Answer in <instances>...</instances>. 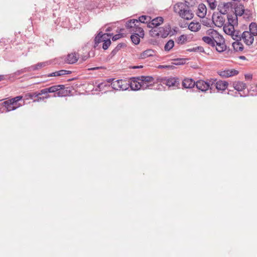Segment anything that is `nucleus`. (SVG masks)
<instances>
[{"label": "nucleus", "mask_w": 257, "mask_h": 257, "mask_svg": "<svg viewBox=\"0 0 257 257\" xmlns=\"http://www.w3.org/2000/svg\"><path fill=\"white\" fill-rule=\"evenodd\" d=\"M189 2L187 1L184 3L178 2L174 6V11L181 18L186 20H191L194 17V14L189 9Z\"/></svg>", "instance_id": "1"}, {"label": "nucleus", "mask_w": 257, "mask_h": 257, "mask_svg": "<svg viewBox=\"0 0 257 257\" xmlns=\"http://www.w3.org/2000/svg\"><path fill=\"white\" fill-rule=\"evenodd\" d=\"M202 39L207 44L215 48V50L219 53L223 52L226 49L225 42H222L219 40L207 36H204Z\"/></svg>", "instance_id": "2"}, {"label": "nucleus", "mask_w": 257, "mask_h": 257, "mask_svg": "<svg viewBox=\"0 0 257 257\" xmlns=\"http://www.w3.org/2000/svg\"><path fill=\"white\" fill-rule=\"evenodd\" d=\"M170 27L166 26L164 27L153 28L150 30V35L153 37L166 38L170 32Z\"/></svg>", "instance_id": "3"}, {"label": "nucleus", "mask_w": 257, "mask_h": 257, "mask_svg": "<svg viewBox=\"0 0 257 257\" xmlns=\"http://www.w3.org/2000/svg\"><path fill=\"white\" fill-rule=\"evenodd\" d=\"M215 81L214 79H211L208 82L199 80L195 82L196 88L202 92H205L208 89L210 91L213 90V84ZM212 91H211V92Z\"/></svg>", "instance_id": "4"}, {"label": "nucleus", "mask_w": 257, "mask_h": 257, "mask_svg": "<svg viewBox=\"0 0 257 257\" xmlns=\"http://www.w3.org/2000/svg\"><path fill=\"white\" fill-rule=\"evenodd\" d=\"M65 86L64 85H53L48 88L49 93L55 92L54 96L62 97L66 95L65 91L64 90Z\"/></svg>", "instance_id": "5"}, {"label": "nucleus", "mask_w": 257, "mask_h": 257, "mask_svg": "<svg viewBox=\"0 0 257 257\" xmlns=\"http://www.w3.org/2000/svg\"><path fill=\"white\" fill-rule=\"evenodd\" d=\"M132 33L133 34L131 36L132 42L136 45L139 44L140 42V38H143L144 36L143 29L142 28H138Z\"/></svg>", "instance_id": "6"}, {"label": "nucleus", "mask_w": 257, "mask_h": 257, "mask_svg": "<svg viewBox=\"0 0 257 257\" xmlns=\"http://www.w3.org/2000/svg\"><path fill=\"white\" fill-rule=\"evenodd\" d=\"M232 87L238 92V94H239L240 97H245L247 95V94H241L239 92L242 91L246 88V84L241 81H235L230 83V84Z\"/></svg>", "instance_id": "7"}, {"label": "nucleus", "mask_w": 257, "mask_h": 257, "mask_svg": "<svg viewBox=\"0 0 257 257\" xmlns=\"http://www.w3.org/2000/svg\"><path fill=\"white\" fill-rule=\"evenodd\" d=\"M79 57V55L77 53H71L67 56H64V63L69 64H74L78 61Z\"/></svg>", "instance_id": "8"}, {"label": "nucleus", "mask_w": 257, "mask_h": 257, "mask_svg": "<svg viewBox=\"0 0 257 257\" xmlns=\"http://www.w3.org/2000/svg\"><path fill=\"white\" fill-rule=\"evenodd\" d=\"M218 74L222 77H229L236 75L238 74V71L235 69H226L223 70L218 71Z\"/></svg>", "instance_id": "9"}, {"label": "nucleus", "mask_w": 257, "mask_h": 257, "mask_svg": "<svg viewBox=\"0 0 257 257\" xmlns=\"http://www.w3.org/2000/svg\"><path fill=\"white\" fill-rule=\"evenodd\" d=\"M241 37L244 43L247 46L252 44L254 41V36L247 32V31L243 32L241 34Z\"/></svg>", "instance_id": "10"}, {"label": "nucleus", "mask_w": 257, "mask_h": 257, "mask_svg": "<svg viewBox=\"0 0 257 257\" xmlns=\"http://www.w3.org/2000/svg\"><path fill=\"white\" fill-rule=\"evenodd\" d=\"M139 23V21L136 19L130 20L126 22L125 24V27L127 30H128L130 33L135 32L136 29L138 28H141L137 24Z\"/></svg>", "instance_id": "11"}, {"label": "nucleus", "mask_w": 257, "mask_h": 257, "mask_svg": "<svg viewBox=\"0 0 257 257\" xmlns=\"http://www.w3.org/2000/svg\"><path fill=\"white\" fill-rule=\"evenodd\" d=\"M214 83L213 84V89L214 87L218 91L225 90L228 85V83L226 81L219 80L216 81L215 80Z\"/></svg>", "instance_id": "12"}, {"label": "nucleus", "mask_w": 257, "mask_h": 257, "mask_svg": "<svg viewBox=\"0 0 257 257\" xmlns=\"http://www.w3.org/2000/svg\"><path fill=\"white\" fill-rule=\"evenodd\" d=\"M206 33L208 35V37H210L211 38H213L214 39L219 40L222 42H225L223 37L220 35L217 31L214 29H209L207 31Z\"/></svg>", "instance_id": "13"}, {"label": "nucleus", "mask_w": 257, "mask_h": 257, "mask_svg": "<svg viewBox=\"0 0 257 257\" xmlns=\"http://www.w3.org/2000/svg\"><path fill=\"white\" fill-rule=\"evenodd\" d=\"M163 18L161 17H157L154 19H151L150 23H148V27L149 28H156L159 27L163 23Z\"/></svg>", "instance_id": "14"}, {"label": "nucleus", "mask_w": 257, "mask_h": 257, "mask_svg": "<svg viewBox=\"0 0 257 257\" xmlns=\"http://www.w3.org/2000/svg\"><path fill=\"white\" fill-rule=\"evenodd\" d=\"M136 78L133 77L131 81H129V88L130 87L132 90L137 91L141 89L140 80L136 79Z\"/></svg>", "instance_id": "15"}, {"label": "nucleus", "mask_w": 257, "mask_h": 257, "mask_svg": "<svg viewBox=\"0 0 257 257\" xmlns=\"http://www.w3.org/2000/svg\"><path fill=\"white\" fill-rule=\"evenodd\" d=\"M207 13V9L206 6L203 4H200L198 6L197 15L201 18H203L205 17Z\"/></svg>", "instance_id": "16"}, {"label": "nucleus", "mask_w": 257, "mask_h": 257, "mask_svg": "<svg viewBox=\"0 0 257 257\" xmlns=\"http://www.w3.org/2000/svg\"><path fill=\"white\" fill-rule=\"evenodd\" d=\"M3 105L7 109L6 111L9 112L10 111L14 110L18 108V106H15V104H14L12 100L9 99L4 101L2 103Z\"/></svg>", "instance_id": "17"}, {"label": "nucleus", "mask_w": 257, "mask_h": 257, "mask_svg": "<svg viewBox=\"0 0 257 257\" xmlns=\"http://www.w3.org/2000/svg\"><path fill=\"white\" fill-rule=\"evenodd\" d=\"M105 34H103L102 32H99L94 39V47L96 48L98 44L101 42H103L105 40Z\"/></svg>", "instance_id": "18"}, {"label": "nucleus", "mask_w": 257, "mask_h": 257, "mask_svg": "<svg viewBox=\"0 0 257 257\" xmlns=\"http://www.w3.org/2000/svg\"><path fill=\"white\" fill-rule=\"evenodd\" d=\"M195 85V82L192 78H185L182 81V86L185 88H192Z\"/></svg>", "instance_id": "19"}, {"label": "nucleus", "mask_w": 257, "mask_h": 257, "mask_svg": "<svg viewBox=\"0 0 257 257\" xmlns=\"http://www.w3.org/2000/svg\"><path fill=\"white\" fill-rule=\"evenodd\" d=\"M201 25L199 22H191L189 26L188 29L192 32H197L201 29Z\"/></svg>", "instance_id": "20"}, {"label": "nucleus", "mask_w": 257, "mask_h": 257, "mask_svg": "<svg viewBox=\"0 0 257 257\" xmlns=\"http://www.w3.org/2000/svg\"><path fill=\"white\" fill-rule=\"evenodd\" d=\"M247 32L253 35L254 37L257 36V24L252 22L249 26V31Z\"/></svg>", "instance_id": "21"}, {"label": "nucleus", "mask_w": 257, "mask_h": 257, "mask_svg": "<svg viewBox=\"0 0 257 257\" xmlns=\"http://www.w3.org/2000/svg\"><path fill=\"white\" fill-rule=\"evenodd\" d=\"M155 54V51L152 49H147L143 51L140 55V58L141 59H145L147 57L154 56Z\"/></svg>", "instance_id": "22"}, {"label": "nucleus", "mask_w": 257, "mask_h": 257, "mask_svg": "<svg viewBox=\"0 0 257 257\" xmlns=\"http://www.w3.org/2000/svg\"><path fill=\"white\" fill-rule=\"evenodd\" d=\"M119 82L120 83L119 84V91L126 90L129 88V81L119 79Z\"/></svg>", "instance_id": "23"}, {"label": "nucleus", "mask_w": 257, "mask_h": 257, "mask_svg": "<svg viewBox=\"0 0 257 257\" xmlns=\"http://www.w3.org/2000/svg\"><path fill=\"white\" fill-rule=\"evenodd\" d=\"M50 65V63L48 61H46L43 62L38 63L37 64L32 65L34 71L38 70L43 67Z\"/></svg>", "instance_id": "24"}, {"label": "nucleus", "mask_w": 257, "mask_h": 257, "mask_svg": "<svg viewBox=\"0 0 257 257\" xmlns=\"http://www.w3.org/2000/svg\"><path fill=\"white\" fill-rule=\"evenodd\" d=\"M48 62L50 63V65H60L65 63L64 61V56L55 58L53 59L48 60Z\"/></svg>", "instance_id": "25"}, {"label": "nucleus", "mask_w": 257, "mask_h": 257, "mask_svg": "<svg viewBox=\"0 0 257 257\" xmlns=\"http://www.w3.org/2000/svg\"><path fill=\"white\" fill-rule=\"evenodd\" d=\"M234 10H235V16H236V17H237V16H242L244 12V7L242 5H239L236 6L234 8Z\"/></svg>", "instance_id": "26"}, {"label": "nucleus", "mask_w": 257, "mask_h": 257, "mask_svg": "<svg viewBox=\"0 0 257 257\" xmlns=\"http://www.w3.org/2000/svg\"><path fill=\"white\" fill-rule=\"evenodd\" d=\"M232 47L235 51H242L243 49V46L240 41H236L232 43Z\"/></svg>", "instance_id": "27"}, {"label": "nucleus", "mask_w": 257, "mask_h": 257, "mask_svg": "<svg viewBox=\"0 0 257 257\" xmlns=\"http://www.w3.org/2000/svg\"><path fill=\"white\" fill-rule=\"evenodd\" d=\"M228 23L229 25L234 26L237 24V17L235 15H229L227 16Z\"/></svg>", "instance_id": "28"}, {"label": "nucleus", "mask_w": 257, "mask_h": 257, "mask_svg": "<svg viewBox=\"0 0 257 257\" xmlns=\"http://www.w3.org/2000/svg\"><path fill=\"white\" fill-rule=\"evenodd\" d=\"M136 79L149 83L153 82L154 80V78L150 76H141L137 77Z\"/></svg>", "instance_id": "29"}, {"label": "nucleus", "mask_w": 257, "mask_h": 257, "mask_svg": "<svg viewBox=\"0 0 257 257\" xmlns=\"http://www.w3.org/2000/svg\"><path fill=\"white\" fill-rule=\"evenodd\" d=\"M138 20L139 21V23H146L148 25V23H150L151 17L149 16L143 15L140 16Z\"/></svg>", "instance_id": "30"}, {"label": "nucleus", "mask_w": 257, "mask_h": 257, "mask_svg": "<svg viewBox=\"0 0 257 257\" xmlns=\"http://www.w3.org/2000/svg\"><path fill=\"white\" fill-rule=\"evenodd\" d=\"M173 62H172V65L174 66L175 65H183L186 63V59L182 58H177L173 60Z\"/></svg>", "instance_id": "31"}, {"label": "nucleus", "mask_w": 257, "mask_h": 257, "mask_svg": "<svg viewBox=\"0 0 257 257\" xmlns=\"http://www.w3.org/2000/svg\"><path fill=\"white\" fill-rule=\"evenodd\" d=\"M231 36L232 38L236 41H240L241 40V34L239 31L234 30Z\"/></svg>", "instance_id": "32"}, {"label": "nucleus", "mask_w": 257, "mask_h": 257, "mask_svg": "<svg viewBox=\"0 0 257 257\" xmlns=\"http://www.w3.org/2000/svg\"><path fill=\"white\" fill-rule=\"evenodd\" d=\"M122 46H123V44L120 43L118 44L115 48L111 51L109 55V57L110 58H112L117 53V52L122 48Z\"/></svg>", "instance_id": "33"}, {"label": "nucleus", "mask_w": 257, "mask_h": 257, "mask_svg": "<svg viewBox=\"0 0 257 257\" xmlns=\"http://www.w3.org/2000/svg\"><path fill=\"white\" fill-rule=\"evenodd\" d=\"M176 82L177 80L175 78H170L165 80V84L169 87L175 86Z\"/></svg>", "instance_id": "34"}, {"label": "nucleus", "mask_w": 257, "mask_h": 257, "mask_svg": "<svg viewBox=\"0 0 257 257\" xmlns=\"http://www.w3.org/2000/svg\"><path fill=\"white\" fill-rule=\"evenodd\" d=\"M174 46V42L172 40H169L165 44L164 49L166 51H170Z\"/></svg>", "instance_id": "35"}, {"label": "nucleus", "mask_w": 257, "mask_h": 257, "mask_svg": "<svg viewBox=\"0 0 257 257\" xmlns=\"http://www.w3.org/2000/svg\"><path fill=\"white\" fill-rule=\"evenodd\" d=\"M215 25L218 27H222L225 22V19L221 16H218L217 19L215 20Z\"/></svg>", "instance_id": "36"}, {"label": "nucleus", "mask_w": 257, "mask_h": 257, "mask_svg": "<svg viewBox=\"0 0 257 257\" xmlns=\"http://www.w3.org/2000/svg\"><path fill=\"white\" fill-rule=\"evenodd\" d=\"M223 29L225 33L231 35L234 30V26L229 25L228 27L224 26Z\"/></svg>", "instance_id": "37"}, {"label": "nucleus", "mask_w": 257, "mask_h": 257, "mask_svg": "<svg viewBox=\"0 0 257 257\" xmlns=\"http://www.w3.org/2000/svg\"><path fill=\"white\" fill-rule=\"evenodd\" d=\"M176 41L179 44H185L187 41V37L184 35H181L177 38Z\"/></svg>", "instance_id": "38"}, {"label": "nucleus", "mask_w": 257, "mask_h": 257, "mask_svg": "<svg viewBox=\"0 0 257 257\" xmlns=\"http://www.w3.org/2000/svg\"><path fill=\"white\" fill-rule=\"evenodd\" d=\"M189 52H204V49L203 47L197 46L190 48L187 50Z\"/></svg>", "instance_id": "39"}, {"label": "nucleus", "mask_w": 257, "mask_h": 257, "mask_svg": "<svg viewBox=\"0 0 257 257\" xmlns=\"http://www.w3.org/2000/svg\"><path fill=\"white\" fill-rule=\"evenodd\" d=\"M233 6V4L231 2H229L227 3H224L223 4V9L224 12L222 13L223 14H225L229 10L230 8H231Z\"/></svg>", "instance_id": "40"}, {"label": "nucleus", "mask_w": 257, "mask_h": 257, "mask_svg": "<svg viewBox=\"0 0 257 257\" xmlns=\"http://www.w3.org/2000/svg\"><path fill=\"white\" fill-rule=\"evenodd\" d=\"M22 99V96H18L14 98H13L10 99V100H12V102L15 104V106H18V108L20 106V105L18 103V101H19L20 100Z\"/></svg>", "instance_id": "41"}, {"label": "nucleus", "mask_w": 257, "mask_h": 257, "mask_svg": "<svg viewBox=\"0 0 257 257\" xmlns=\"http://www.w3.org/2000/svg\"><path fill=\"white\" fill-rule=\"evenodd\" d=\"M63 70H61L58 71H56L54 72H52L51 73H49L47 75L48 77H56V76H63Z\"/></svg>", "instance_id": "42"}, {"label": "nucleus", "mask_w": 257, "mask_h": 257, "mask_svg": "<svg viewBox=\"0 0 257 257\" xmlns=\"http://www.w3.org/2000/svg\"><path fill=\"white\" fill-rule=\"evenodd\" d=\"M140 86H141V89H146L147 88H149L150 86H152L151 84H150L149 83H147L146 82H144L143 81L140 80Z\"/></svg>", "instance_id": "43"}, {"label": "nucleus", "mask_w": 257, "mask_h": 257, "mask_svg": "<svg viewBox=\"0 0 257 257\" xmlns=\"http://www.w3.org/2000/svg\"><path fill=\"white\" fill-rule=\"evenodd\" d=\"M119 80H117L114 81H113L111 83V86L112 89L116 90H119Z\"/></svg>", "instance_id": "44"}, {"label": "nucleus", "mask_w": 257, "mask_h": 257, "mask_svg": "<svg viewBox=\"0 0 257 257\" xmlns=\"http://www.w3.org/2000/svg\"><path fill=\"white\" fill-rule=\"evenodd\" d=\"M111 44V41L109 39H105V41L103 42L102 48L104 50H106L108 49V47L110 46Z\"/></svg>", "instance_id": "45"}, {"label": "nucleus", "mask_w": 257, "mask_h": 257, "mask_svg": "<svg viewBox=\"0 0 257 257\" xmlns=\"http://www.w3.org/2000/svg\"><path fill=\"white\" fill-rule=\"evenodd\" d=\"M207 3H208L209 8L211 10H214L216 7V4L213 0H207Z\"/></svg>", "instance_id": "46"}, {"label": "nucleus", "mask_w": 257, "mask_h": 257, "mask_svg": "<svg viewBox=\"0 0 257 257\" xmlns=\"http://www.w3.org/2000/svg\"><path fill=\"white\" fill-rule=\"evenodd\" d=\"M158 68H160V69H174L175 67L173 65H172V64L171 65H159L158 67Z\"/></svg>", "instance_id": "47"}, {"label": "nucleus", "mask_w": 257, "mask_h": 257, "mask_svg": "<svg viewBox=\"0 0 257 257\" xmlns=\"http://www.w3.org/2000/svg\"><path fill=\"white\" fill-rule=\"evenodd\" d=\"M22 69L23 70V73L34 71L32 65L30 67H26Z\"/></svg>", "instance_id": "48"}, {"label": "nucleus", "mask_w": 257, "mask_h": 257, "mask_svg": "<svg viewBox=\"0 0 257 257\" xmlns=\"http://www.w3.org/2000/svg\"><path fill=\"white\" fill-rule=\"evenodd\" d=\"M50 97L49 95H47L46 96L43 97H39L37 99L34 100V102H39L41 100H43L44 99L48 98Z\"/></svg>", "instance_id": "49"}, {"label": "nucleus", "mask_w": 257, "mask_h": 257, "mask_svg": "<svg viewBox=\"0 0 257 257\" xmlns=\"http://www.w3.org/2000/svg\"><path fill=\"white\" fill-rule=\"evenodd\" d=\"M122 37L121 34H116L112 37V40L115 41Z\"/></svg>", "instance_id": "50"}, {"label": "nucleus", "mask_w": 257, "mask_h": 257, "mask_svg": "<svg viewBox=\"0 0 257 257\" xmlns=\"http://www.w3.org/2000/svg\"><path fill=\"white\" fill-rule=\"evenodd\" d=\"M22 74H23V72L22 69H21V70L16 71L14 73L12 74V77H14L16 76L20 75Z\"/></svg>", "instance_id": "51"}, {"label": "nucleus", "mask_w": 257, "mask_h": 257, "mask_svg": "<svg viewBox=\"0 0 257 257\" xmlns=\"http://www.w3.org/2000/svg\"><path fill=\"white\" fill-rule=\"evenodd\" d=\"M40 92L41 95L47 94L49 93V92L48 91V88H46L41 90Z\"/></svg>", "instance_id": "52"}, {"label": "nucleus", "mask_w": 257, "mask_h": 257, "mask_svg": "<svg viewBox=\"0 0 257 257\" xmlns=\"http://www.w3.org/2000/svg\"><path fill=\"white\" fill-rule=\"evenodd\" d=\"M104 67L102 66L100 67H92V68H88V70H98L100 69H104Z\"/></svg>", "instance_id": "53"}, {"label": "nucleus", "mask_w": 257, "mask_h": 257, "mask_svg": "<svg viewBox=\"0 0 257 257\" xmlns=\"http://www.w3.org/2000/svg\"><path fill=\"white\" fill-rule=\"evenodd\" d=\"M106 86H107V85H106V84L105 83L102 82V83H100V84H98V87L100 89H101L103 88L104 87H105Z\"/></svg>", "instance_id": "54"}, {"label": "nucleus", "mask_w": 257, "mask_h": 257, "mask_svg": "<svg viewBox=\"0 0 257 257\" xmlns=\"http://www.w3.org/2000/svg\"><path fill=\"white\" fill-rule=\"evenodd\" d=\"M252 75L250 74H247L245 75V78L246 80H249L252 79Z\"/></svg>", "instance_id": "55"}, {"label": "nucleus", "mask_w": 257, "mask_h": 257, "mask_svg": "<svg viewBox=\"0 0 257 257\" xmlns=\"http://www.w3.org/2000/svg\"><path fill=\"white\" fill-rule=\"evenodd\" d=\"M41 95V94H40V92H34L33 95H32V96L33 97H37L38 98L39 97V96Z\"/></svg>", "instance_id": "56"}, {"label": "nucleus", "mask_w": 257, "mask_h": 257, "mask_svg": "<svg viewBox=\"0 0 257 257\" xmlns=\"http://www.w3.org/2000/svg\"><path fill=\"white\" fill-rule=\"evenodd\" d=\"M63 72V75H66V74H71L72 72L71 71L69 70H62Z\"/></svg>", "instance_id": "57"}, {"label": "nucleus", "mask_w": 257, "mask_h": 257, "mask_svg": "<svg viewBox=\"0 0 257 257\" xmlns=\"http://www.w3.org/2000/svg\"><path fill=\"white\" fill-rule=\"evenodd\" d=\"M143 67V66L142 65H140V66H133L132 67V68L133 69H138V68H142Z\"/></svg>", "instance_id": "58"}, {"label": "nucleus", "mask_w": 257, "mask_h": 257, "mask_svg": "<svg viewBox=\"0 0 257 257\" xmlns=\"http://www.w3.org/2000/svg\"><path fill=\"white\" fill-rule=\"evenodd\" d=\"M113 80H114L113 79H111V78H110V79H108L107 80V82H109V83H110V82H112L113 81Z\"/></svg>", "instance_id": "59"}, {"label": "nucleus", "mask_w": 257, "mask_h": 257, "mask_svg": "<svg viewBox=\"0 0 257 257\" xmlns=\"http://www.w3.org/2000/svg\"><path fill=\"white\" fill-rule=\"evenodd\" d=\"M239 58H240V59H242V60H245V59H246L245 57V56H240L239 57Z\"/></svg>", "instance_id": "60"}, {"label": "nucleus", "mask_w": 257, "mask_h": 257, "mask_svg": "<svg viewBox=\"0 0 257 257\" xmlns=\"http://www.w3.org/2000/svg\"><path fill=\"white\" fill-rule=\"evenodd\" d=\"M4 75H0V81H1L2 80L4 79Z\"/></svg>", "instance_id": "61"}, {"label": "nucleus", "mask_w": 257, "mask_h": 257, "mask_svg": "<svg viewBox=\"0 0 257 257\" xmlns=\"http://www.w3.org/2000/svg\"><path fill=\"white\" fill-rule=\"evenodd\" d=\"M110 31V28H107L106 30V31Z\"/></svg>", "instance_id": "62"}, {"label": "nucleus", "mask_w": 257, "mask_h": 257, "mask_svg": "<svg viewBox=\"0 0 257 257\" xmlns=\"http://www.w3.org/2000/svg\"><path fill=\"white\" fill-rule=\"evenodd\" d=\"M256 95H257V84H256Z\"/></svg>", "instance_id": "63"}]
</instances>
